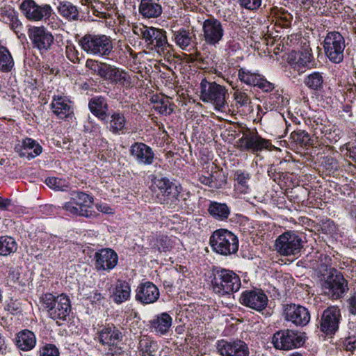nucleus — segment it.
<instances>
[{
  "instance_id": "obj_1",
  "label": "nucleus",
  "mask_w": 356,
  "mask_h": 356,
  "mask_svg": "<svg viewBox=\"0 0 356 356\" xmlns=\"http://www.w3.org/2000/svg\"><path fill=\"white\" fill-rule=\"evenodd\" d=\"M211 286L216 293L225 296L236 292L241 287V280L232 270L216 268L213 270Z\"/></svg>"
},
{
  "instance_id": "obj_2",
  "label": "nucleus",
  "mask_w": 356,
  "mask_h": 356,
  "mask_svg": "<svg viewBox=\"0 0 356 356\" xmlns=\"http://www.w3.org/2000/svg\"><path fill=\"white\" fill-rule=\"evenodd\" d=\"M79 44L81 49L91 56H107L113 49L111 37L104 34H86L80 39Z\"/></svg>"
},
{
  "instance_id": "obj_3",
  "label": "nucleus",
  "mask_w": 356,
  "mask_h": 356,
  "mask_svg": "<svg viewBox=\"0 0 356 356\" xmlns=\"http://www.w3.org/2000/svg\"><path fill=\"white\" fill-rule=\"evenodd\" d=\"M42 302L49 316L54 320L65 321L71 312L70 300L64 294L54 296L51 293H46L42 297Z\"/></svg>"
},
{
  "instance_id": "obj_4",
  "label": "nucleus",
  "mask_w": 356,
  "mask_h": 356,
  "mask_svg": "<svg viewBox=\"0 0 356 356\" xmlns=\"http://www.w3.org/2000/svg\"><path fill=\"white\" fill-rule=\"evenodd\" d=\"M209 243L213 251L222 255L232 254L238 250L237 236L226 229L216 230L210 237Z\"/></svg>"
},
{
  "instance_id": "obj_5",
  "label": "nucleus",
  "mask_w": 356,
  "mask_h": 356,
  "mask_svg": "<svg viewBox=\"0 0 356 356\" xmlns=\"http://www.w3.org/2000/svg\"><path fill=\"white\" fill-rule=\"evenodd\" d=\"M327 273L323 275L321 287L325 295L332 300L341 298L348 290V282L341 273L334 268L326 270Z\"/></svg>"
},
{
  "instance_id": "obj_6",
  "label": "nucleus",
  "mask_w": 356,
  "mask_h": 356,
  "mask_svg": "<svg viewBox=\"0 0 356 356\" xmlns=\"http://www.w3.org/2000/svg\"><path fill=\"white\" fill-rule=\"evenodd\" d=\"M227 90L216 82H209L203 79L200 83V98L204 102H210L216 109L224 111L227 105Z\"/></svg>"
},
{
  "instance_id": "obj_7",
  "label": "nucleus",
  "mask_w": 356,
  "mask_h": 356,
  "mask_svg": "<svg viewBox=\"0 0 356 356\" xmlns=\"http://www.w3.org/2000/svg\"><path fill=\"white\" fill-rule=\"evenodd\" d=\"M325 56L333 63H341L344 58L346 40L339 31H330L323 42Z\"/></svg>"
},
{
  "instance_id": "obj_8",
  "label": "nucleus",
  "mask_w": 356,
  "mask_h": 356,
  "mask_svg": "<svg viewBox=\"0 0 356 356\" xmlns=\"http://www.w3.org/2000/svg\"><path fill=\"white\" fill-rule=\"evenodd\" d=\"M237 147L242 152H250L253 154L268 149L271 146L269 140L263 138L257 131H251L246 129L243 131V135L237 142Z\"/></svg>"
},
{
  "instance_id": "obj_9",
  "label": "nucleus",
  "mask_w": 356,
  "mask_h": 356,
  "mask_svg": "<svg viewBox=\"0 0 356 356\" xmlns=\"http://www.w3.org/2000/svg\"><path fill=\"white\" fill-rule=\"evenodd\" d=\"M272 343L276 349L289 350L302 346L305 339L298 332L286 329L277 331L273 336Z\"/></svg>"
},
{
  "instance_id": "obj_10",
  "label": "nucleus",
  "mask_w": 356,
  "mask_h": 356,
  "mask_svg": "<svg viewBox=\"0 0 356 356\" xmlns=\"http://www.w3.org/2000/svg\"><path fill=\"white\" fill-rule=\"evenodd\" d=\"M19 8L24 16L31 22L46 21L53 13L50 5H39L34 0H23Z\"/></svg>"
},
{
  "instance_id": "obj_11",
  "label": "nucleus",
  "mask_w": 356,
  "mask_h": 356,
  "mask_svg": "<svg viewBox=\"0 0 356 356\" xmlns=\"http://www.w3.org/2000/svg\"><path fill=\"white\" fill-rule=\"evenodd\" d=\"M303 248L302 238L293 232H286L275 241V249L283 256L296 255Z\"/></svg>"
},
{
  "instance_id": "obj_12",
  "label": "nucleus",
  "mask_w": 356,
  "mask_h": 356,
  "mask_svg": "<svg viewBox=\"0 0 356 356\" xmlns=\"http://www.w3.org/2000/svg\"><path fill=\"white\" fill-rule=\"evenodd\" d=\"M28 33L33 47L38 49L41 53L47 51L54 44V35L43 26H33L29 29Z\"/></svg>"
},
{
  "instance_id": "obj_13",
  "label": "nucleus",
  "mask_w": 356,
  "mask_h": 356,
  "mask_svg": "<svg viewBox=\"0 0 356 356\" xmlns=\"http://www.w3.org/2000/svg\"><path fill=\"white\" fill-rule=\"evenodd\" d=\"M217 351L221 356H249L248 344L241 340H220L217 342Z\"/></svg>"
},
{
  "instance_id": "obj_14",
  "label": "nucleus",
  "mask_w": 356,
  "mask_h": 356,
  "mask_svg": "<svg viewBox=\"0 0 356 356\" xmlns=\"http://www.w3.org/2000/svg\"><path fill=\"white\" fill-rule=\"evenodd\" d=\"M203 37L209 45H216L219 43L224 35V29L222 23L214 17H210L203 22Z\"/></svg>"
},
{
  "instance_id": "obj_15",
  "label": "nucleus",
  "mask_w": 356,
  "mask_h": 356,
  "mask_svg": "<svg viewBox=\"0 0 356 356\" xmlns=\"http://www.w3.org/2000/svg\"><path fill=\"white\" fill-rule=\"evenodd\" d=\"M268 299L264 292L260 289L247 290L240 297V302L257 312L264 310L268 305Z\"/></svg>"
},
{
  "instance_id": "obj_16",
  "label": "nucleus",
  "mask_w": 356,
  "mask_h": 356,
  "mask_svg": "<svg viewBox=\"0 0 356 356\" xmlns=\"http://www.w3.org/2000/svg\"><path fill=\"white\" fill-rule=\"evenodd\" d=\"M284 316L287 321L296 326L303 327L310 321V313L308 309L300 305L287 304L284 306Z\"/></svg>"
},
{
  "instance_id": "obj_17",
  "label": "nucleus",
  "mask_w": 356,
  "mask_h": 356,
  "mask_svg": "<svg viewBox=\"0 0 356 356\" xmlns=\"http://www.w3.org/2000/svg\"><path fill=\"white\" fill-rule=\"evenodd\" d=\"M341 319V311L338 307L331 306L325 309L320 322L321 330L327 334L334 333L339 328Z\"/></svg>"
},
{
  "instance_id": "obj_18",
  "label": "nucleus",
  "mask_w": 356,
  "mask_h": 356,
  "mask_svg": "<svg viewBox=\"0 0 356 356\" xmlns=\"http://www.w3.org/2000/svg\"><path fill=\"white\" fill-rule=\"evenodd\" d=\"M95 268L97 271H110L118 264V254L111 248H102L94 254Z\"/></svg>"
},
{
  "instance_id": "obj_19",
  "label": "nucleus",
  "mask_w": 356,
  "mask_h": 356,
  "mask_svg": "<svg viewBox=\"0 0 356 356\" xmlns=\"http://www.w3.org/2000/svg\"><path fill=\"white\" fill-rule=\"evenodd\" d=\"M314 57L309 46H304L301 51L291 52L288 58V63L299 74L305 72V68L309 67Z\"/></svg>"
},
{
  "instance_id": "obj_20",
  "label": "nucleus",
  "mask_w": 356,
  "mask_h": 356,
  "mask_svg": "<svg viewBox=\"0 0 356 356\" xmlns=\"http://www.w3.org/2000/svg\"><path fill=\"white\" fill-rule=\"evenodd\" d=\"M0 22L8 26L17 34L24 29L18 12L10 5L5 4L0 7Z\"/></svg>"
},
{
  "instance_id": "obj_21",
  "label": "nucleus",
  "mask_w": 356,
  "mask_h": 356,
  "mask_svg": "<svg viewBox=\"0 0 356 356\" xmlns=\"http://www.w3.org/2000/svg\"><path fill=\"white\" fill-rule=\"evenodd\" d=\"M159 296V289L151 282L141 283L136 289V300L143 305L156 302Z\"/></svg>"
},
{
  "instance_id": "obj_22",
  "label": "nucleus",
  "mask_w": 356,
  "mask_h": 356,
  "mask_svg": "<svg viewBox=\"0 0 356 356\" xmlns=\"http://www.w3.org/2000/svg\"><path fill=\"white\" fill-rule=\"evenodd\" d=\"M102 79L109 81L112 83L119 84L126 88L131 86L130 75L124 70L110 64L107 65Z\"/></svg>"
},
{
  "instance_id": "obj_23",
  "label": "nucleus",
  "mask_w": 356,
  "mask_h": 356,
  "mask_svg": "<svg viewBox=\"0 0 356 356\" xmlns=\"http://www.w3.org/2000/svg\"><path fill=\"white\" fill-rule=\"evenodd\" d=\"M130 153L139 164L151 165L154 161V152L143 143H134L131 147Z\"/></svg>"
},
{
  "instance_id": "obj_24",
  "label": "nucleus",
  "mask_w": 356,
  "mask_h": 356,
  "mask_svg": "<svg viewBox=\"0 0 356 356\" xmlns=\"http://www.w3.org/2000/svg\"><path fill=\"white\" fill-rule=\"evenodd\" d=\"M173 39L182 50L189 51L191 46L194 48L197 45L195 34L187 29L181 28L173 31Z\"/></svg>"
},
{
  "instance_id": "obj_25",
  "label": "nucleus",
  "mask_w": 356,
  "mask_h": 356,
  "mask_svg": "<svg viewBox=\"0 0 356 356\" xmlns=\"http://www.w3.org/2000/svg\"><path fill=\"white\" fill-rule=\"evenodd\" d=\"M122 333L114 325H108L99 332V342L103 345H115L122 341Z\"/></svg>"
},
{
  "instance_id": "obj_26",
  "label": "nucleus",
  "mask_w": 356,
  "mask_h": 356,
  "mask_svg": "<svg viewBox=\"0 0 356 356\" xmlns=\"http://www.w3.org/2000/svg\"><path fill=\"white\" fill-rule=\"evenodd\" d=\"M88 107L90 112L99 120L103 121L108 117V105L102 96H97L91 98L88 103Z\"/></svg>"
},
{
  "instance_id": "obj_27",
  "label": "nucleus",
  "mask_w": 356,
  "mask_h": 356,
  "mask_svg": "<svg viewBox=\"0 0 356 356\" xmlns=\"http://www.w3.org/2000/svg\"><path fill=\"white\" fill-rule=\"evenodd\" d=\"M66 97L54 96L51 103V108L53 113L60 119L67 118L73 113L72 108Z\"/></svg>"
},
{
  "instance_id": "obj_28",
  "label": "nucleus",
  "mask_w": 356,
  "mask_h": 356,
  "mask_svg": "<svg viewBox=\"0 0 356 356\" xmlns=\"http://www.w3.org/2000/svg\"><path fill=\"white\" fill-rule=\"evenodd\" d=\"M179 194L178 186L174 184L172 186H170L165 193L157 194V202L165 205L169 209H175L179 203Z\"/></svg>"
},
{
  "instance_id": "obj_29",
  "label": "nucleus",
  "mask_w": 356,
  "mask_h": 356,
  "mask_svg": "<svg viewBox=\"0 0 356 356\" xmlns=\"http://www.w3.org/2000/svg\"><path fill=\"white\" fill-rule=\"evenodd\" d=\"M138 11L144 18H156L161 15L162 7L154 0H141Z\"/></svg>"
},
{
  "instance_id": "obj_30",
  "label": "nucleus",
  "mask_w": 356,
  "mask_h": 356,
  "mask_svg": "<svg viewBox=\"0 0 356 356\" xmlns=\"http://www.w3.org/2000/svg\"><path fill=\"white\" fill-rule=\"evenodd\" d=\"M149 323L151 328L154 332L163 335L169 331L172 326V318L168 313L163 312L156 315Z\"/></svg>"
},
{
  "instance_id": "obj_31",
  "label": "nucleus",
  "mask_w": 356,
  "mask_h": 356,
  "mask_svg": "<svg viewBox=\"0 0 356 356\" xmlns=\"http://www.w3.org/2000/svg\"><path fill=\"white\" fill-rule=\"evenodd\" d=\"M209 214L218 221L227 220L231 213L230 208L226 203L211 201L207 209Z\"/></svg>"
},
{
  "instance_id": "obj_32",
  "label": "nucleus",
  "mask_w": 356,
  "mask_h": 356,
  "mask_svg": "<svg viewBox=\"0 0 356 356\" xmlns=\"http://www.w3.org/2000/svg\"><path fill=\"white\" fill-rule=\"evenodd\" d=\"M147 44L161 51H164L167 47H170L168 42L165 31L154 27H152L150 32V37Z\"/></svg>"
},
{
  "instance_id": "obj_33",
  "label": "nucleus",
  "mask_w": 356,
  "mask_h": 356,
  "mask_svg": "<svg viewBox=\"0 0 356 356\" xmlns=\"http://www.w3.org/2000/svg\"><path fill=\"white\" fill-rule=\"evenodd\" d=\"M131 294V287L126 281L118 280L112 295L113 301L121 304L127 300Z\"/></svg>"
},
{
  "instance_id": "obj_34",
  "label": "nucleus",
  "mask_w": 356,
  "mask_h": 356,
  "mask_svg": "<svg viewBox=\"0 0 356 356\" xmlns=\"http://www.w3.org/2000/svg\"><path fill=\"white\" fill-rule=\"evenodd\" d=\"M158 343L146 336L140 338L138 350L140 356H155L159 350Z\"/></svg>"
},
{
  "instance_id": "obj_35",
  "label": "nucleus",
  "mask_w": 356,
  "mask_h": 356,
  "mask_svg": "<svg viewBox=\"0 0 356 356\" xmlns=\"http://www.w3.org/2000/svg\"><path fill=\"white\" fill-rule=\"evenodd\" d=\"M108 129L114 134L123 133L127 124V120L124 114L120 111L113 112L110 116Z\"/></svg>"
},
{
  "instance_id": "obj_36",
  "label": "nucleus",
  "mask_w": 356,
  "mask_h": 356,
  "mask_svg": "<svg viewBox=\"0 0 356 356\" xmlns=\"http://www.w3.org/2000/svg\"><path fill=\"white\" fill-rule=\"evenodd\" d=\"M35 337L33 332L24 330L19 332L17 338V346L24 351L30 350L35 345Z\"/></svg>"
},
{
  "instance_id": "obj_37",
  "label": "nucleus",
  "mask_w": 356,
  "mask_h": 356,
  "mask_svg": "<svg viewBox=\"0 0 356 356\" xmlns=\"http://www.w3.org/2000/svg\"><path fill=\"white\" fill-rule=\"evenodd\" d=\"M58 13L69 21L78 20L79 12L76 6L67 1H60L57 7Z\"/></svg>"
},
{
  "instance_id": "obj_38",
  "label": "nucleus",
  "mask_w": 356,
  "mask_h": 356,
  "mask_svg": "<svg viewBox=\"0 0 356 356\" xmlns=\"http://www.w3.org/2000/svg\"><path fill=\"white\" fill-rule=\"evenodd\" d=\"M83 4L88 6L92 14L100 18H107L109 5L99 0H83Z\"/></svg>"
},
{
  "instance_id": "obj_39",
  "label": "nucleus",
  "mask_w": 356,
  "mask_h": 356,
  "mask_svg": "<svg viewBox=\"0 0 356 356\" xmlns=\"http://www.w3.org/2000/svg\"><path fill=\"white\" fill-rule=\"evenodd\" d=\"M70 200L76 206L82 207V209H88L93 204V198L81 191H72L70 193Z\"/></svg>"
},
{
  "instance_id": "obj_40",
  "label": "nucleus",
  "mask_w": 356,
  "mask_h": 356,
  "mask_svg": "<svg viewBox=\"0 0 356 356\" xmlns=\"http://www.w3.org/2000/svg\"><path fill=\"white\" fill-rule=\"evenodd\" d=\"M304 83L311 90H321L324 83L323 73L314 72L309 74L305 79Z\"/></svg>"
},
{
  "instance_id": "obj_41",
  "label": "nucleus",
  "mask_w": 356,
  "mask_h": 356,
  "mask_svg": "<svg viewBox=\"0 0 356 356\" xmlns=\"http://www.w3.org/2000/svg\"><path fill=\"white\" fill-rule=\"evenodd\" d=\"M17 250L15 240L8 236H0V254L8 256Z\"/></svg>"
},
{
  "instance_id": "obj_42",
  "label": "nucleus",
  "mask_w": 356,
  "mask_h": 356,
  "mask_svg": "<svg viewBox=\"0 0 356 356\" xmlns=\"http://www.w3.org/2000/svg\"><path fill=\"white\" fill-rule=\"evenodd\" d=\"M14 66L13 58L5 47H0V71L8 72L11 71Z\"/></svg>"
},
{
  "instance_id": "obj_43",
  "label": "nucleus",
  "mask_w": 356,
  "mask_h": 356,
  "mask_svg": "<svg viewBox=\"0 0 356 356\" xmlns=\"http://www.w3.org/2000/svg\"><path fill=\"white\" fill-rule=\"evenodd\" d=\"M261 75L252 72L250 70L245 68H241L238 72V77L239 80L250 86H256L258 84V81L260 80Z\"/></svg>"
},
{
  "instance_id": "obj_44",
  "label": "nucleus",
  "mask_w": 356,
  "mask_h": 356,
  "mask_svg": "<svg viewBox=\"0 0 356 356\" xmlns=\"http://www.w3.org/2000/svg\"><path fill=\"white\" fill-rule=\"evenodd\" d=\"M234 177L236 181L235 186L237 190L241 193H247L249 190L248 181L250 178L249 173H245L242 170H237L234 173Z\"/></svg>"
},
{
  "instance_id": "obj_45",
  "label": "nucleus",
  "mask_w": 356,
  "mask_h": 356,
  "mask_svg": "<svg viewBox=\"0 0 356 356\" xmlns=\"http://www.w3.org/2000/svg\"><path fill=\"white\" fill-rule=\"evenodd\" d=\"M154 108L159 113L165 115H170L173 111L170 101L165 97H157L154 102Z\"/></svg>"
},
{
  "instance_id": "obj_46",
  "label": "nucleus",
  "mask_w": 356,
  "mask_h": 356,
  "mask_svg": "<svg viewBox=\"0 0 356 356\" xmlns=\"http://www.w3.org/2000/svg\"><path fill=\"white\" fill-rule=\"evenodd\" d=\"M220 176V173L216 172V174L208 173V175H200L199 177V181L201 184L208 186L212 188H220L223 184V181H219L218 180V177Z\"/></svg>"
},
{
  "instance_id": "obj_47",
  "label": "nucleus",
  "mask_w": 356,
  "mask_h": 356,
  "mask_svg": "<svg viewBox=\"0 0 356 356\" xmlns=\"http://www.w3.org/2000/svg\"><path fill=\"white\" fill-rule=\"evenodd\" d=\"M63 209L72 215L84 217H90L92 216L91 211L88 209H82V207L76 206L74 203H72L71 200L65 202L63 206Z\"/></svg>"
},
{
  "instance_id": "obj_48",
  "label": "nucleus",
  "mask_w": 356,
  "mask_h": 356,
  "mask_svg": "<svg viewBox=\"0 0 356 356\" xmlns=\"http://www.w3.org/2000/svg\"><path fill=\"white\" fill-rule=\"evenodd\" d=\"M291 139L296 145L305 147L309 144L310 137L308 133L305 131L298 129L293 131L291 134Z\"/></svg>"
},
{
  "instance_id": "obj_49",
  "label": "nucleus",
  "mask_w": 356,
  "mask_h": 356,
  "mask_svg": "<svg viewBox=\"0 0 356 356\" xmlns=\"http://www.w3.org/2000/svg\"><path fill=\"white\" fill-rule=\"evenodd\" d=\"M107 63L99 62L92 59H88L86 62V67L92 71V73L97 74L102 78L104 71L107 66Z\"/></svg>"
},
{
  "instance_id": "obj_50",
  "label": "nucleus",
  "mask_w": 356,
  "mask_h": 356,
  "mask_svg": "<svg viewBox=\"0 0 356 356\" xmlns=\"http://www.w3.org/2000/svg\"><path fill=\"white\" fill-rule=\"evenodd\" d=\"M22 144L29 152H33L32 158H35L40 155L42 152V146L35 140L31 138H26L22 140Z\"/></svg>"
},
{
  "instance_id": "obj_51",
  "label": "nucleus",
  "mask_w": 356,
  "mask_h": 356,
  "mask_svg": "<svg viewBox=\"0 0 356 356\" xmlns=\"http://www.w3.org/2000/svg\"><path fill=\"white\" fill-rule=\"evenodd\" d=\"M45 184L56 191H65L68 187L65 180L58 177H48L45 179Z\"/></svg>"
},
{
  "instance_id": "obj_52",
  "label": "nucleus",
  "mask_w": 356,
  "mask_h": 356,
  "mask_svg": "<svg viewBox=\"0 0 356 356\" xmlns=\"http://www.w3.org/2000/svg\"><path fill=\"white\" fill-rule=\"evenodd\" d=\"M152 248L157 250L159 252L166 251L169 248V239L167 236H157L153 245L150 244Z\"/></svg>"
},
{
  "instance_id": "obj_53",
  "label": "nucleus",
  "mask_w": 356,
  "mask_h": 356,
  "mask_svg": "<svg viewBox=\"0 0 356 356\" xmlns=\"http://www.w3.org/2000/svg\"><path fill=\"white\" fill-rule=\"evenodd\" d=\"M152 29V26L147 27L146 26H134L133 27V32L134 34L140 37L142 39L145 40V42H148V40L150 37V32Z\"/></svg>"
},
{
  "instance_id": "obj_54",
  "label": "nucleus",
  "mask_w": 356,
  "mask_h": 356,
  "mask_svg": "<svg viewBox=\"0 0 356 356\" xmlns=\"http://www.w3.org/2000/svg\"><path fill=\"white\" fill-rule=\"evenodd\" d=\"M154 184L159 190V193H165L170 186H172L175 184L165 177L156 178Z\"/></svg>"
},
{
  "instance_id": "obj_55",
  "label": "nucleus",
  "mask_w": 356,
  "mask_h": 356,
  "mask_svg": "<svg viewBox=\"0 0 356 356\" xmlns=\"http://www.w3.org/2000/svg\"><path fill=\"white\" fill-rule=\"evenodd\" d=\"M292 19L293 17L290 13H282L277 17L275 25L280 26L281 28H288L291 24Z\"/></svg>"
},
{
  "instance_id": "obj_56",
  "label": "nucleus",
  "mask_w": 356,
  "mask_h": 356,
  "mask_svg": "<svg viewBox=\"0 0 356 356\" xmlns=\"http://www.w3.org/2000/svg\"><path fill=\"white\" fill-rule=\"evenodd\" d=\"M234 97L236 104L240 106H245L251 102L249 96L245 92L239 90H236L234 92Z\"/></svg>"
},
{
  "instance_id": "obj_57",
  "label": "nucleus",
  "mask_w": 356,
  "mask_h": 356,
  "mask_svg": "<svg viewBox=\"0 0 356 356\" xmlns=\"http://www.w3.org/2000/svg\"><path fill=\"white\" fill-rule=\"evenodd\" d=\"M344 150H346L344 155L356 163V145L348 143L341 147V152Z\"/></svg>"
},
{
  "instance_id": "obj_58",
  "label": "nucleus",
  "mask_w": 356,
  "mask_h": 356,
  "mask_svg": "<svg viewBox=\"0 0 356 356\" xmlns=\"http://www.w3.org/2000/svg\"><path fill=\"white\" fill-rule=\"evenodd\" d=\"M241 7L254 10L259 8L261 0H238Z\"/></svg>"
},
{
  "instance_id": "obj_59",
  "label": "nucleus",
  "mask_w": 356,
  "mask_h": 356,
  "mask_svg": "<svg viewBox=\"0 0 356 356\" xmlns=\"http://www.w3.org/2000/svg\"><path fill=\"white\" fill-rule=\"evenodd\" d=\"M42 356H59L58 349L55 345L47 344L40 350Z\"/></svg>"
},
{
  "instance_id": "obj_60",
  "label": "nucleus",
  "mask_w": 356,
  "mask_h": 356,
  "mask_svg": "<svg viewBox=\"0 0 356 356\" xmlns=\"http://www.w3.org/2000/svg\"><path fill=\"white\" fill-rule=\"evenodd\" d=\"M343 348L350 352H353L356 350V337H349L343 341Z\"/></svg>"
},
{
  "instance_id": "obj_61",
  "label": "nucleus",
  "mask_w": 356,
  "mask_h": 356,
  "mask_svg": "<svg viewBox=\"0 0 356 356\" xmlns=\"http://www.w3.org/2000/svg\"><path fill=\"white\" fill-rule=\"evenodd\" d=\"M256 86L264 92H270L274 88L273 84L264 79L261 76H260V80L258 81V84H257Z\"/></svg>"
},
{
  "instance_id": "obj_62",
  "label": "nucleus",
  "mask_w": 356,
  "mask_h": 356,
  "mask_svg": "<svg viewBox=\"0 0 356 356\" xmlns=\"http://www.w3.org/2000/svg\"><path fill=\"white\" fill-rule=\"evenodd\" d=\"M15 150L16 152H17L19 154V156L21 157H26L29 159H33L32 158V156L33 154V152L28 151L26 149V148L25 147H24V145L22 144V145L19 144V145H16L15 147Z\"/></svg>"
},
{
  "instance_id": "obj_63",
  "label": "nucleus",
  "mask_w": 356,
  "mask_h": 356,
  "mask_svg": "<svg viewBox=\"0 0 356 356\" xmlns=\"http://www.w3.org/2000/svg\"><path fill=\"white\" fill-rule=\"evenodd\" d=\"M324 166L327 170L331 172L337 170V162L332 157H326L324 161Z\"/></svg>"
},
{
  "instance_id": "obj_64",
  "label": "nucleus",
  "mask_w": 356,
  "mask_h": 356,
  "mask_svg": "<svg viewBox=\"0 0 356 356\" xmlns=\"http://www.w3.org/2000/svg\"><path fill=\"white\" fill-rule=\"evenodd\" d=\"M349 312L356 316V293L353 294L347 300Z\"/></svg>"
}]
</instances>
